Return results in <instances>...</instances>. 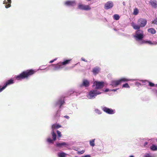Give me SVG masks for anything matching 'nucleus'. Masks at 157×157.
Wrapping results in <instances>:
<instances>
[{
    "instance_id": "f257e3e1",
    "label": "nucleus",
    "mask_w": 157,
    "mask_h": 157,
    "mask_svg": "<svg viewBox=\"0 0 157 157\" xmlns=\"http://www.w3.org/2000/svg\"><path fill=\"white\" fill-rule=\"evenodd\" d=\"M36 71L30 69L24 71L17 75L15 76V78L17 80H21L25 78H27L30 76L34 74Z\"/></svg>"
},
{
    "instance_id": "f03ea898",
    "label": "nucleus",
    "mask_w": 157,
    "mask_h": 157,
    "mask_svg": "<svg viewBox=\"0 0 157 157\" xmlns=\"http://www.w3.org/2000/svg\"><path fill=\"white\" fill-rule=\"evenodd\" d=\"M137 25L134 22L131 23V26L135 29H140V28L144 27L147 24V21L145 19L140 18L137 21Z\"/></svg>"
},
{
    "instance_id": "7ed1b4c3",
    "label": "nucleus",
    "mask_w": 157,
    "mask_h": 157,
    "mask_svg": "<svg viewBox=\"0 0 157 157\" xmlns=\"http://www.w3.org/2000/svg\"><path fill=\"white\" fill-rule=\"evenodd\" d=\"M71 59H64L63 62L58 63L56 65L52 64V65L54 66V70H57L62 69L63 66L70 63Z\"/></svg>"
},
{
    "instance_id": "20e7f679",
    "label": "nucleus",
    "mask_w": 157,
    "mask_h": 157,
    "mask_svg": "<svg viewBox=\"0 0 157 157\" xmlns=\"http://www.w3.org/2000/svg\"><path fill=\"white\" fill-rule=\"evenodd\" d=\"M102 93L100 90H93L88 92L86 96L89 99H93L95 98L97 95L100 94Z\"/></svg>"
},
{
    "instance_id": "39448f33",
    "label": "nucleus",
    "mask_w": 157,
    "mask_h": 157,
    "mask_svg": "<svg viewBox=\"0 0 157 157\" xmlns=\"http://www.w3.org/2000/svg\"><path fill=\"white\" fill-rule=\"evenodd\" d=\"M136 32L133 37L136 41H140L144 37V32L142 30L138 29Z\"/></svg>"
},
{
    "instance_id": "423d86ee",
    "label": "nucleus",
    "mask_w": 157,
    "mask_h": 157,
    "mask_svg": "<svg viewBox=\"0 0 157 157\" xmlns=\"http://www.w3.org/2000/svg\"><path fill=\"white\" fill-rule=\"evenodd\" d=\"M148 84V85L150 86H154L155 84L147 80H141L137 82L136 84L137 86L139 85H145Z\"/></svg>"
},
{
    "instance_id": "0eeeda50",
    "label": "nucleus",
    "mask_w": 157,
    "mask_h": 157,
    "mask_svg": "<svg viewBox=\"0 0 157 157\" xmlns=\"http://www.w3.org/2000/svg\"><path fill=\"white\" fill-rule=\"evenodd\" d=\"M104 83L102 82L95 81L94 82L92 86L96 89H101L103 87Z\"/></svg>"
},
{
    "instance_id": "6e6552de",
    "label": "nucleus",
    "mask_w": 157,
    "mask_h": 157,
    "mask_svg": "<svg viewBox=\"0 0 157 157\" xmlns=\"http://www.w3.org/2000/svg\"><path fill=\"white\" fill-rule=\"evenodd\" d=\"M61 127V126L59 125V124H53L52 125V138H53L54 140H56V134L54 132V130L55 129H58Z\"/></svg>"
},
{
    "instance_id": "1a4fd4ad",
    "label": "nucleus",
    "mask_w": 157,
    "mask_h": 157,
    "mask_svg": "<svg viewBox=\"0 0 157 157\" xmlns=\"http://www.w3.org/2000/svg\"><path fill=\"white\" fill-rule=\"evenodd\" d=\"M102 109L105 112L109 114H114L115 113V110L108 108L105 107H103Z\"/></svg>"
},
{
    "instance_id": "9d476101",
    "label": "nucleus",
    "mask_w": 157,
    "mask_h": 157,
    "mask_svg": "<svg viewBox=\"0 0 157 157\" xmlns=\"http://www.w3.org/2000/svg\"><path fill=\"white\" fill-rule=\"evenodd\" d=\"M79 9L84 10H90L91 9L90 7L88 5H84L79 4L78 6Z\"/></svg>"
},
{
    "instance_id": "9b49d317",
    "label": "nucleus",
    "mask_w": 157,
    "mask_h": 157,
    "mask_svg": "<svg viewBox=\"0 0 157 157\" xmlns=\"http://www.w3.org/2000/svg\"><path fill=\"white\" fill-rule=\"evenodd\" d=\"M113 6V3L112 1L107 2L105 5L104 8L105 9L108 10L111 8Z\"/></svg>"
},
{
    "instance_id": "f8f14e48",
    "label": "nucleus",
    "mask_w": 157,
    "mask_h": 157,
    "mask_svg": "<svg viewBox=\"0 0 157 157\" xmlns=\"http://www.w3.org/2000/svg\"><path fill=\"white\" fill-rule=\"evenodd\" d=\"M56 145L57 147L61 148L64 147H67L68 146L69 144L65 142H61L56 143Z\"/></svg>"
},
{
    "instance_id": "ddd939ff",
    "label": "nucleus",
    "mask_w": 157,
    "mask_h": 157,
    "mask_svg": "<svg viewBox=\"0 0 157 157\" xmlns=\"http://www.w3.org/2000/svg\"><path fill=\"white\" fill-rule=\"evenodd\" d=\"M120 84L122 82L128 81H133L135 79L128 78L126 77H122L118 79Z\"/></svg>"
},
{
    "instance_id": "4468645a",
    "label": "nucleus",
    "mask_w": 157,
    "mask_h": 157,
    "mask_svg": "<svg viewBox=\"0 0 157 157\" xmlns=\"http://www.w3.org/2000/svg\"><path fill=\"white\" fill-rule=\"evenodd\" d=\"M64 103L63 98H60L57 102H55L54 104V105L55 106L57 105L59 106L60 107L61 105L63 104Z\"/></svg>"
},
{
    "instance_id": "2eb2a0df",
    "label": "nucleus",
    "mask_w": 157,
    "mask_h": 157,
    "mask_svg": "<svg viewBox=\"0 0 157 157\" xmlns=\"http://www.w3.org/2000/svg\"><path fill=\"white\" fill-rule=\"evenodd\" d=\"M89 82L88 80L84 79L83 80L82 83L79 85V86L81 87L82 86H84L87 87L89 86Z\"/></svg>"
},
{
    "instance_id": "dca6fc26",
    "label": "nucleus",
    "mask_w": 157,
    "mask_h": 157,
    "mask_svg": "<svg viewBox=\"0 0 157 157\" xmlns=\"http://www.w3.org/2000/svg\"><path fill=\"white\" fill-rule=\"evenodd\" d=\"M120 84L118 79L117 80H112L111 82L110 85L112 86L113 87H114Z\"/></svg>"
},
{
    "instance_id": "f3484780",
    "label": "nucleus",
    "mask_w": 157,
    "mask_h": 157,
    "mask_svg": "<svg viewBox=\"0 0 157 157\" xmlns=\"http://www.w3.org/2000/svg\"><path fill=\"white\" fill-rule=\"evenodd\" d=\"M14 83L13 80L12 79L7 81L6 83L4 84V86L2 87V90H4L7 86V85L13 84Z\"/></svg>"
},
{
    "instance_id": "a211bd4d",
    "label": "nucleus",
    "mask_w": 157,
    "mask_h": 157,
    "mask_svg": "<svg viewBox=\"0 0 157 157\" xmlns=\"http://www.w3.org/2000/svg\"><path fill=\"white\" fill-rule=\"evenodd\" d=\"M11 0H5L3 1V4H6L5 7L8 8L11 6Z\"/></svg>"
},
{
    "instance_id": "6ab92c4d",
    "label": "nucleus",
    "mask_w": 157,
    "mask_h": 157,
    "mask_svg": "<svg viewBox=\"0 0 157 157\" xmlns=\"http://www.w3.org/2000/svg\"><path fill=\"white\" fill-rule=\"evenodd\" d=\"M65 4L67 6H73L75 4L74 1H67L65 2Z\"/></svg>"
},
{
    "instance_id": "aec40b11",
    "label": "nucleus",
    "mask_w": 157,
    "mask_h": 157,
    "mask_svg": "<svg viewBox=\"0 0 157 157\" xmlns=\"http://www.w3.org/2000/svg\"><path fill=\"white\" fill-rule=\"evenodd\" d=\"M150 3L153 7L155 8L157 7V3L155 0H151Z\"/></svg>"
},
{
    "instance_id": "412c9836",
    "label": "nucleus",
    "mask_w": 157,
    "mask_h": 157,
    "mask_svg": "<svg viewBox=\"0 0 157 157\" xmlns=\"http://www.w3.org/2000/svg\"><path fill=\"white\" fill-rule=\"evenodd\" d=\"M67 155V154L63 152H59L58 154L59 157H66Z\"/></svg>"
},
{
    "instance_id": "4be33fe9",
    "label": "nucleus",
    "mask_w": 157,
    "mask_h": 157,
    "mask_svg": "<svg viewBox=\"0 0 157 157\" xmlns=\"http://www.w3.org/2000/svg\"><path fill=\"white\" fill-rule=\"evenodd\" d=\"M150 148L152 151H157V145L152 144L150 147Z\"/></svg>"
},
{
    "instance_id": "5701e85b",
    "label": "nucleus",
    "mask_w": 157,
    "mask_h": 157,
    "mask_svg": "<svg viewBox=\"0 0 157 157\" xmlns=\"http://www.w3.org/2000/svg\"><path fill=\"white\" fill-rule=\"evenodd\" d=\"M148 32L151 34H155L156 33L155 30L152 28L148 29Z\"/></svg>"
},
{
    "instance_id": "b1692460",
    "label": "nucleus",
    "mask_w": 157,
    "mask_h": 157,
    "mask_svg": "<svg viewBox=\"0 0 157 157\" xmlns=\"http://www.w3.org/2000/svg\"><path fill=\"white\" fill-rule=\"evenodd\" d=\"M100 71V69L98 67H96L94 68L93 70V73L95 74H97Z\"/></svg>"
},
{
    "instance_id": "393cba45",
    "label": "nucleus",
    "mask_w": 157,
    "mask_h": 157,
    "mask_svg": "<svg viewBox=\"0 0 157 157\" xmlns=\"http://www.w3.org/2000/svg\"><path fill=\"white\" fill-rule=\"evenodd\" d=\"M95 139L89 140V144L90 146L93 147L95 146Z\"/></svg>"
},
{
    "instance_id": "a878e982",
    "label": "nucleus",
    "mask_w": 157,
    "mask_h": 157,
    "mask_svg": "<svg viewBox=\"0 0 157 157\" xmlns=\"http://www.w3.org/2000/svg\"><path fill=\"white\" fill-rule=\"evenodd\" d=\"M147 44L151 45H156L157 44V42L154 41L152 42L150 40H147Z\"/></svg>"
},
{
    "instance_id": "bb28decb",
    "label": "nucleus",
    "mask_w": 157,
    "mask_h": 157,
    "mask_svg": "<svg viewBox=\"0 0 157 157\" xmlns=\"http://www.w3.org/2000/svg\"><path fill=\"white\" fill-rule=\"evenodd\" d=\"M147 40H142V39L140 41H139V44H147Z\"/></svg>"
},
{
    "instance_id": "cd10ccee",
    "label": "nucleus",
    "mask_w": 157,
    "mask_h": 157,
    "mask_svg": "<svg viewBox=\"0 0 157 157\" xmlns=\"http://www.w3.org/2000/svg\"><path fill=\"white\" fill-rule=\"evenodd\" d=\"M47 141L49 143H53V141H55L53 140H53H52L50 138H48L47 139Z\"/></svg>"
},
{
    "instance_id": "c85d7f7f",
    "label": "nucleus",
    "mask_w": 157,
    "mask_h": 157,
    "mask_svg": "<svg viewBox=\"0 0 157 157\" xmlns=\"http://www.w3.org/2000/svg\"><path fill=\"white\" fill-rule=\"evenodd\" d=\"M122 87L129 88H130V86L127 83H126L123 85Z\"/></svg>"
},
{
    "instance_id": "c756f323",
    "label": "nucleus",
    "mask_w": 157,
    "mask_h": 157,
    "mask_svg": "<svg viewBox=\"0 0 157 157\" xmlns=\"http://www.w3.org/2000/svg\"><path fill=\"white\" fill-rule=\"evenodd\" d=\"M113 18L115 20H117L119 19L120 17L117 14H115L113 16Z\"/></svg>"
},
{
    "instance_id": "7c9ffc66",
    "label": "nucleus",
    "mask_w": 157,
    "mask_h": 157,
    "mask_svg": "<svg viewBox=\"0 0 157 157\" xmlns=\"http://www.w3.org/2000/svg\"><path fill=\"white\" fill-rule=\"evenodd\" d=\"M139 13V11L138 9L136 8H135L133 11V14L135 15H137Z\"/></svg>"
},
{
    "instance_id": "2f4dec72",
    "label": "nucleus",
    "mask_w": 157,
    "mask_h": 157,
    "mask_svg": "<svg viewBox=\"0 0 157 157\" xmlns=\"http://www.w3.org/2000/svg\"><path fill=\"white\" fill-rule=\"evenodd\" d=\"M57 132L58 135V138L59 140V138L62 135L61 134V132L60 131H57Z\"/></svg>"
},
{
    "instance_id": "473e14b6",
    "label": "nucleus",
    "mask_w": 157,
    "mask_h": 157,
    "mask_svg": "<svg viewBox=\"0 0 157 157\" xmlns=\"http://www.w3.org/2000/svg\"><path fill=\"white\" fill-rule=\"evenodd\" d=\"M144 157H154V156L153 155H150L148 154H146L144 155Z\"/></svg>"
},
{
    "instance_id": "72a5a7b5",
    "label": "nucleus",
    "mask_w": 157,
    "mask_h": 157,
    "mask_svg": "<svg viewBox=\"0 0 157 157\" xmlns=\"http://www.w3.org/2000/svg\"><path fill=\"white\" fill-rule=\"evenodd\" d=\"M95 112L96 113L99 114H101V111L98 109H95Z\"/></svg>"
},
{
    "instance_id": "f704fd0d",
    "label": "nucleus",
    "mask_w": 157,
    "mask_h": 157,
    "mask_svg": "<svg viewBox=\"0 0 157 157\" xmlns=\"http://www.w3.org/2000/svg\"><path fill=\"white\" fill-rule=\"evenodd\" d=\"M152 23L157 25V17H156L153 21Z\"/></svg>"
},
{
    "instance_id": "c9c22d12",
    "label": "nucleus",
    "mask_w": 157,
    "mask_h": 157,
    "mask_svg": "<svg viewBox=\"0 0 157 157\" xmlns=\"http://www.w3.org/2000/svg\"><path fill=\"white\" fill-rule=\"evenodd\" d=\"M85 152V150H82L81 151H78L77 152V153L78 154L80 155V154H82L83 153H84Z\"/></svg>"
},
{
    "instance_id": "e433bc0d",
    "label": "nucleus",
    "mask_w": 157,
    "mask_h": 157,
    "mask_svg": "<svg viewBox=\"0 0 157 157\" xmlns=\"http://www.w3.org/2000/svg\"><path fill=\"white\" fill-rule=\"evenodd\" d=\"M103 91H104L105 92H107L108 91H111V90H110L109 89L107 88L105 90H103Z\"/></svg>"
},
{
    "instance_id": "4c0bfd02",
    "label": "nucleus",
    "mask_w": 157,
    "mask_h": 157,
    "mask_svg": "<svg viewBox=\"0 0 157 157\" xmlns=\"http://www.w3.org/2000/svg\"><path fill=\"white\" fill-rule=\"evenodd\" d=\"M57 59V58H55V59H54L52 60H51L50 62H49V63H53L54 61H55Z\"/></svg>"
},
{
    "instance_id": "58836bf2",
    "label": "nucleus",
    "mask_w": 157,
    "mask_h": 157,
    "mask_svg": "<svg viewBox=\"0 0 157 157\" xmlns=\"http://www.w3.org/2000/svg\"><path fill=\"white\" fill-rule=\"evenodd\" d=\"M44 67V66H40V69H39V70H42L44 69L45 68H43V67Z\"/></svg>"
},
{
    "instance_id": "ea45409f",
    "label": "nucleus",
    "mask_w": 157,
    "mask_h": 157,
    "mask_svg": "<svg viewBox=\"0 0 157 157\" xmlns=\"http://www.w3.org/2000/svg\"><path fill=\"white\" fill-rule=\"evenodd\" d=\"M81 60H82L85 61V62H87V60H86L85 59L83 58H81Z\"/></svg>"
},
{
    "instance_id": "a19ab883",
    "label": "nucleus",
    "mask_w": 157,
    "mask_h": 157,
    "mask_svg": "<svg viewBox=\"0 0 157 157\" xmlns=\"http://www.w3.org/2000/svg\"><path fill=\"white\" fill-rule=\"evenodd\" d=\"M64 117L67 119H68L69 118V117L67 115L65 116Z\"/></svg>"
},
{
    "instance_id": "79ce46f5",
    "label": "nucleus",
    "mask_w": 157,
    "mask_h": 157,
    "mask_svg": "<svg viewBox=\"0 0 157 157\" xmlns=\"http://www.w3.org/2000/svg\"><path fill=\"white\" fill-rule=\"evenodd\" d=\"M148 144V143L147 142H146L144 143V146H145L147 145Z\"/></svg>"
},
{
    "instance_id": "37998d69",
    "label": "nucleus",
    "mask_w": 157,
    "mask_h": 157,
    "mask_svg": "<svg viewBox=\"0 0 157 157\" xmlns=\"http://www.w3.org/2000/svg\"><path fill=\"white\" fill-rule=\"evenodd\" d=\"M117 89H115L111 90V91H113L115 92L116 91H117Z\"/></svg>"
},
{
    "instance_id": "c03bdc74",
    "label": "nucleus",
    "mask_w": 157,
    "mask_h": 157,
    "mask_svg": "<svg viewBox=\"0 0 157 157\" xmlns=\"http://www.w3.org/2000/svg\"><path fill=\"white\" fill-rule=\"evenodd\" d=\"M59 113H58V112H57V114L56 115V117H59Z\"/></svg>"
},
{
    "instance_id": "a18cd8bd",
    "label": "nucleus",
    "mask_w": 157,
    "mask_h": 157,
    "mask_svg": "<svg viewBox=\"0 0 157 157\" xmlns=\"http://www.w3.org/2000/svg\"><path fill=\"white\" fill-rule=\"evenodd\" d=\"M70 92H71L70 94H72V93H74L75 92H74V91L73 90H71Z\"/></svg>"
},
{
    "instance_id": "49530a36",
    "label": "nucleus",
    "mask_w": 157,
    "mask_h": 157,
    "mask_svg": "<svg viewBox=\"0 0 157 157\" xmlns=\"http://www.w3.org/2000/svg\"><path fill=\"white\" fill-rule=\"evenodd\" d=\"M2 87L1 86H0V92H1L3 90H2Z\"/></svg>"
},
{
    "instance_id": "de8ad7c7",
    "label": "nucleus",
    "mask_w": 157,
    "mask_h": 157,
    "mask_svg": "<svg viewBox=\"0 0 157 157\" xmlns=\"http://www.w3.org/2000/svg\"><path fill=\"white\" fill-rule=\"evenodd\" d=\"M156 86L157 87V84H156V85L155 84V86ZM156 96H157V90L156 91Z\"/></svg>"
},
{
    "instance_id": "09e8293b",
    "label": "nucleus",
    "mask_w": 157,
    "mask_h": 157,
    "mask_svg": "<svg viewBox=\"0 0 157 157\" xmlns=\"http://www.w3.org/2000/svg\"><path fill=\"white\" fill-rule=\"evenodd\" d=\"M76 95H77V96H78V95H79L80 93H77L76 92Z\"/></svg>"
},
{
    "instance_id": "8fccbe9b",
    "label": "nucleus",
    "mask_w": 157,
    "mask_h": 157,
    "mask_svg": "<svg viewBox=\"0 0 157 157\" xmlns=\"http://www.w3.org/2000/svg\"><path fill=\"white\" fill-rule=\"evenodd\" d=\"M129 157H134V156L132 155H131L129 156Z\"/></svg>"
}]
</instances>
